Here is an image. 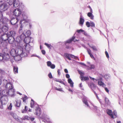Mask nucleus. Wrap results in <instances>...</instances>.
Here are the masks:
<instances>
[{
    "mask_svg": "<svg viewBox=\"0 0 123 123\" xmlns=\"http://www.w3.org/2000/svg\"><path fill=\"white\" fill-rule=\"evenodd\" d=\"M5 2V3L1 4L0 6V11L1 12H3L7 10L8 7V6L9 5H11L13 4V7H15V3L14 0H13V1L12 2H11L9 0Z\"/></svg>",
    "mask_w": 123,
    "mask_h": 123,
    "instance_id": "f257e3e1",
    "label": "nucleus"
},
{
    "mask_svg": "<svg viewBox=\"0 0 123 123\" xmlns=\"http://www.w3.org/2000/svg\"><path fill=\"white\" fill-rule=\"evenodd\" d=\"M10 55L13 57L11 60V61L12 64V65L13 67V69L14 73L15 74V67L14 65V63L15 61V50L14 49H12L10 52Z\"/></svg>",
    "mask_w": 123,
    "mask_h": 123,
    "instance_id": "f03ea898",
    "label": "nucleus"
},
{
    "mask_svg": "<svg viewBox=\"0 0 123 123\" xmlns=\"http://www.w3.org/2000/svg\"><path fill=\"white\" fill-rule=\"evenodd\" d=\"M8 34L9 35V37L8 39V41L9 43L10 44H12L14 43V36L15 35V32L13 31H11Z\"/></svg>",
    "mask_w": 123,
    "mask_h": 123,
    "instance_id": "7ed1b4c3",
    "label": "nucleus"
},
{
    "mask_svg": "<svg viewBox=\"0 0 123 123\" xmlns=\"http://www.w3.org/2000/svg\"><path fill=\"white\" fill-rule=\"evenodd\" d=\"M11 18L10 21L11 24L12 25L15 24L14 19L15 18V9H14L13 11H11L9 15Z\"/></svg>",
    "mask_w": 123,
    "mask_h": 123,
    "instance_id": "20e7f679",
    "label": "nucleus"
},
{
    "mask_svg": "<svg viewBox=\"0 0 123 123\" xmlns=\"http://www.w3.org/2000/svg\"><path fill=\"white\" fill-rule=\"evenodd\" d=\"M17 54L16 53V59L18 57H23L25 56L23 55L25 54L23 52V48L21 47H18Z\"/></svg>",
    "mask_w": 123,
    "mask_h": 123,
    "instance_id": "39448f33",
    "label": "nucleus"
},
{
    "mask_svg": "<svg viewBox=\"0 0 123 123\" xmlns=\"http://www.w3.org/2000/svg\"><path fill=\"white\" fill-rule=\"evenodd\" d=\"M16 5L17 7L18 6V8L16 9V10H17L19 16L21 13V10L22 9V7L23 5L22 3H20L18 0H16Z\"/></svg>",
    "mask_w": 123,
    "mask_h": 123,
    "instance_id": "423d86ee",
    "label": "nucleus"
},
{
    "mask_svg": "<svg viewBox=\"0 0 123 123\" xmlns=\"http://www.w3.org/2000/svg\"><path fill=\"white\" fill-rule=\"evenodd\" d=\"M6 53L3 54L1 53H0V61L3 60H8L9 58V57L8 55L6 56Z\"/></svg>",
    "mask_w": 123,
    "mask_h": 123,
    "instance_id": "0eeeda50",
    "label": "nucleus"
},
{
    "mask_svg": "<svg viewBox=\"0 0 123 123\" xmlns=\"http://www.w3.org/2000/svg\"><path fill=\"white\" fill-rule=\"evenodd\" d=\"M37 106H36V109H35V111L34 113V114L36 115L39 116L41 114V110L37 105Z\"/></svg>",
    "mask_w": 123,
    "mask_h": 123,
    "instance_id": "6e6552de",
    "label": "nucleus"
},
{
    "mask_svg": "<svg viewBox=\"0 0 123 123\" xmlns=\"http://www.w3.org/2000/svg\"><path fill=\"white\" fill-rule=\"evenodd\" d=\"M0 99L3 105L6 104L8 101V99L7 97L2 96L0 98Z\"/></svg>",
    "mask_w": 123,
    "mask_h": 123,
    "instance_id": "1a4fd4ad",
    "label": "nucleus"
},
{
    "mask_svg": "<svg viewBox=\"0 0 123 123\" xmlns=\"http://www.w3.org/2000/svg\"><path fill=\"white\" fill-rule=\"evenodd\" d=\"M14 90V89H13L8 90V96L11 97L14 96L15 93Z\"/></svg>",
    "mask_w": 123,
    "mask_h": 123,
    "instance_id": "9d476101",
    "label": "nucleus"
},
{
    "mask_svg": "<svg viewBox=\"0 0 123 123\" xmlns=\"http://www.w3.org/2000/svg\"><path fill=\"white\" fill-rule=\"evenodd\" d=\"M9 37L8 35L4 33L1 36V38L3 41H6L8 39Z\"/></svg>",
    "mask_w": 123,
    "mask_h": 123,
    "instance_id": "9b49d317",
    "label": "nucleus"
},
{
    "mask_svg": "<svg viewBox=\"0 0 123 123\" xmlns=\"http://www.w3.org/2000/svg\"><path fill=\"white\" fill-rule=\"evenodd\" d=\"M6 88L7 89V90L13 89V86L12 84L10 82L8 83L5 86Z\"/></svg>",
    "mask_w": 123,
    "mask_h": 123,
    "instance_id": "f8f14e48",
    "label": "nucleus"
},
{
    "mask_svg": "<svg viewBox=\"0 0 123 123\" xmlns=\"http://www.w3.org/2000/svg\"><path fill=\"white\" fill-rule=\"evenodd\" d=\"M106 111L107 114L110 116L111 118L114 119V116L113 114L112 113V111L111 110L107 109L106 110Z\"/></svg>",
    "mask_w": 123,
    "mask_h": 123,
    "instance_id": "ddd939ff",
    "label": "nucleus"
},
{
    "mask_svg": "<svg viewBox=\"0 0 123 123\" xmlns=\"http://www.w3.org/2000/svg\"><path fill=\"white\" fill-rule=\"evenodd\" d=\"M8 90H3L2 92H1V94L3 96H8Z\"/></svg>",
    "mask_w": 123,
    "mask_h": 123,
    "instance_id": "4468645a",
    "label": "nucleus"
},
{
    "mask_svg": "<svg viewBox=\"0 0 123 123\" xmlns=\"http://www.w3.org/2000/svg\"><path fill=\"white\" fill-rule=\"evenodd\" d=\"M2 30V32H6L8 29V27L7 26V25H5L3 26Z\"/></svg>",
    "mask_w": 123,
    "mask_h": 123,
    "instance_id": "2eb2a0df",
    "label": "nucleus"
},
{
    "mask_svg": "<svg viewBox=\"0 0 123 123\" xmlns=\"http://www.w3.org/2000/svg\"><path fill=\"white\" fill-rule=\"evenodd\" d=\"M102 78L99 79L98 80V84L100 86H103L105 85V84L102 81Z\"/></svg>",
    "mask_w": 123,
    "mask_h": 123,
    "instance_id": "dca6fc26",
    "label": "nucleus"
},
{
    "mask_svg": "<svg viewBox=\"0 0 123 123\" xmlns=\"http://www.w3.org/2000/svg\"><path fill=\"white\" fill-rule=\"evenodd\" d=\"M31 38L29 37H26L24 39V41L25 44H28L30 42Z\"/></svg>",
    "mask_w": 123,
    "mask_h": 123,
    "instance_id": "f3484780",
    "label": "nucleus"
},
{
    "mask_svg": "<svg viewBox=\"0 0 123 123\" xmlns=\"http://www.w3.org/2000/svg\"><path fill=\"white\" fill-rule=\"evenodd\" d=\"M36 104L35 103V102L32 99L31 100V101L30 103V106L31 108H33L35 107Z\"/></svg>",
    "mask_w": 123,
    "mask_h": 123,
    "instance_id": "a211bd4d",
    "label": "nucleus"
},
{
    "mask_svg": "<svg viewBox=\"0 0 123 123\" xmlns=\"http://www.w3.org/2000/svg\"><path fill=\"white\" fill-rule=\"evenodd\" d=\"M28 97L26 96H25L21 99L23 100V102L26 103L27 100L28 99Z\"/></svg>",
    "mask_w": 123,
    "mask_h": 123,
    "instance_id": "6ab92c4d",
    "label": "nucleus"
},
{
    "mask_svg": "<svg viewBox=\"0 0 123 123\" xmlns=\"http://www.w3.org/2000/svg\"><path fill=\"white\" fill-rule=\"evenodd\" d=\"M92 12H89L87 14V15L88 17H90L91 19H93L94 16L92 14Z\"/></svg>",
    "mask_w": 123,
    "mask_h": 123,
    "instance_id": "aec40b11",
    "label": "nucleus"
},
{
    "mask_svg": "<svg viewBox=\"0 0 123 123\" xmlns=\"http://www.w3.org/2000/svg\"><path fill=\"white\" fill-rule=\"evenodd\" d=\"M25 47V49L27 51H29L30 49V48L28 44L25 43L24 45Z\"/></svg>",
    "mask_w": 123,
    "mask_h": 123,
    "instance_id": "412c9836",
    "label": "nucleus"
},
{
    "mask_svg": "<svg viewBox=\"0 0 123 123\" xmlns=\"http://www.w3.org/2000/svg\"><path fill=\"white\" fill-rule=\"evenodd\" d=\"M27 22L26 21V20L25 19L21 20L20 22V23L21 25V27L23 26L24 25V24H25Z\"/></svg>",
    "mask_w": 123,
    "mask_h": 123,
    "instance_id": "4be33fe9",
    "label": "nucleus"
},
{
    "mask_svg": "<svg viewBox=\"0 0 123 123\" xmlns=\"http://www.w3.org/2000/svg\"><path fill=\"white\" fill-rule=\"evenodd\" d=\"M81 79L82 81L83 80H88L89 78L88 77H84L83 76H80Z\"/></svg>",
    "mask_w": 123,
    "mask_h": 123,
    "instance_id": "5701e85b",
    "label": "nucleus"
},
{
    "mask_svg": "<svg viewBox=\"0 0 123 123\" xmlns=\"http://www.w3.org/2000/svg\"><path fill=\"white\" fill-rule=\"evenodd\" d=\"M68 82L70 84V86L71 87L73 86V83L70 79H69L68 80Z\"/></svg>",
    "mask_w": 123,
    "mask_h": 123,
    "instance_id": "b1692460",
    "label": "nucleus"
},
{
    "mask_svg": "<svg viewBox=\"0 0 123 123\" xmlns=\"http://www.w3.org/2000/svg\"><path fill=\"white\" fill-rule=\"evenodd\" d=\"M65 57L69 60H71V59L70 58V54H69L68 53H66L65 54Z\"/></svg>",
    "mask_w": 123,
    "mask_h": 123,
    "instance_id": "393cba45",
    "label": "nucleus"
},
{
    "mask_svg": "<svg viewBox=\"0 0 123 123\" xmlns=\"http://www.w3.org/2000/svg\"><path fill=\"white\" fill-rule=\"evenodd\" d=\"M84 21V19L80 17V18L79 21V24L80 25H83Z\"/></svg>",
    "mask_w": 123,
    "mask_h": 123,
    "instance_id": "a878e982",
    "label": "nucleus"
},
{
    "mask_svg": "<svg viewBox=\"0 0 123 123\" xmlns=\"http://www.w3.org/2000/svg\"><path fill=\"white\" fill-rule=\"evenodd\" d=\"M16 106L18 107H19L21 104V102L20 100H18L16 101Z\"/></svg>",
    "mask_w": 123,
    "mask_h": 123,
    "instance_id": "bb28decb",
    "label": "nucleus"
},
{
    "mask_svg": "<svg viewBox=\"0 0 123 123\" xmlns=\"http://www.w3.org/2000/svg\"><path fill=\"white\" fill-rule=\"evenodd\" d=\"M83 102L87 106H89V105L88 103L87 100L86 99H84L83 101Z\"/></svg>",
    "mask_w": 123,
    "mask_h": 123,
    "instance_id": "cd10ccee",
    "label": "nucleus"
},
{
    "mask_svg": "<svg viewBox=\"0 0 123 123\" xmlns=\"http://www.w3.org/2000/svg\"><path fill=\"white\" fill-rule=\"evenodd\" d=\"M9 113L10 115L12 116L14 119H15V113L13 112L12 111L10 112Z\"/></svg>",
    "mask_w": 123,
    "mask_h": 123,
    "instance_id": "c85d7f7f",
    "label": "nucleus"
},
{
    "mask_svg": "<svg viewBox=\"0 0 123 123\" xmlns=\"http://www.w3.org/2000/svg\"><path fill=\"white\" fill-rule=\"evenodd\" d=\"M12 106L11 103H10L9 105L8 106L7 109H8L10 110H11L12 109Z\"/></svg>",
    "mask_w": 123,
    "mask_h": 123,
    "instance_id": "c756f323",
    "label": "nucleus"
},
{
    "mask_svg": "<svg viewBox=\"0 0 123 123\" xmlns=\"http://www.w3.org/2000/svg\"><path fill=\"white\" fill-rule=\"evenodd\" d=\"M44 44L46 45L48 48L49 49H51V47L52 46L50 44H48L46 43H44Z\"/></svg>",
    "mask_w": 123,
    "mask_h": 123,
    "instance_id": "7c9ffc66",
    "label": "nucleus"
},
{
    "mask_svg": "<svg viewBox=\"0 0 123 123\" xmlns=\"http://www.w3.org/2000/svg\"><path fill=\"white\" fill-rule=\"evenodd\" d=\"M88 45L91 48H92L94 50L96 51L97 50V49L96 47L95 46H91L89 45V44H88Z\"/></svg>",
    "mask_w": 123,
    "mask_h": 123,
    "instance_id": "2f4dec72",
    "label": "nucleus"
},
{
    "mask_svg": "<svg viewBox=\"0 0 123 123\" xmlns=\"http://www.w3.org/2000/svg\"><path fill=\"white\" fill-rule=\"evenodd\" d=\"M23 120H30V119L29 118V117L28 116H24L23 117Z\"/></svg>",
    "mask_w": 123,
    "mask_h": 123,
    "instance_id": "473e14b6",
    "label": "nucleus"
},
{
    "mask_svg": "<svg viewBox=\"0 0 123 123\" xmlns=\"http://www.w3.org/2000/svg\"><path fill=\"white\" fill-rule=\"evenodd\" d=\"M72 42V40H71L70 39L66 41L65 42V45H66V44L67 43H71Z\"/></svg>",
    "mask_w": 123,
    "mask_h": 123,
    "instance_id": "72a5a7b5",
    "label": "nucleus"
},
{
    "mask_svg": "<svg viewBox=\"0 0 123 123\" xmlns=\"http://www.w3.org/2000/svg\"><path fill=\"white\" fill-rule=\"evenodd\" d=\"M90 26L93 27H95V24L93 22H90Z\"/></svg>",
    "mask_w": 123,
    "mask_h": 123,
    "instance_id": "f704fd0d",
    "label": "nucleus"
},
{
    "mask_svg": "<svg viewBox=\"0 0 123 123\" xmlns=\"http://www.w3.org/2000/svg\"><path fill=\"white\" fill-rule=\"evenodd\" d=\"M113 114V116H114V118H116L117 117V113L116 111H114L112 113Z\"/></svg>",
    "mask_w": 123,
    "mask_h": 123,
    "instance_id": "c9c22d12",
    "label": "nucleus"
},
{
    "mask_svg": "<svg viewBox=\"0 0 123 123\" xmlns=\"http://www.w3.org/2000/svg\"><path fill=\"white\" fill-rule=\"evenodd\" d=\"M52 64V63L50 61H49L47 62V65L48 67H50Z\"/></svg>",
    "mask_w": 123,
    "mask_h": 123,
    "instance_id": "e433bc0d",
    "label": "nucleus"
},
{
    "mask_svg": "<svg viewBox=\"0 0 123 123\" xmlns=\"http://www.w3.org/2000/svg\"><path fill=\"white\" fill-rule=\"evenodd\" d=\"M2 83L1 80L0 79V95L1 93V91L2 90V88L1 86V84Z\"/></svg>",
    "mask_w": 123,
    "mask_h": 123,
    "instance_id": "4c0bfd02",
    "label": "nucleus"
},
{
    "mask_svg": "<svg viewBox=\"0 0 123 123\" xmlns=\"http://www.w3.org/2000/svg\"><path fill=\"white\" fill-rule=\"evenodd\" d=\"M86 49L89 55L91 54V51L90 49H88V48H87Z\"/></svg>",
    "mask_w": 123,
    "mask_h": 123,
    "instance_id": "58836bf2",
    "label": "nucleus"
},
{
    "mask_svg": "<svg viewBox=\"0 0 123 123\" xmlns=\"http://www.w3.org/2000/svg\"><path fill=\"white\" fill-rule=\"evenodd\" d=\"M70 57H71L75 59H77L78 58L77 56H74V55L72 54H70Z\"/></svg>",
    "mask_w": 123,
    "mask_h": 123,
    "instance_id": "ea45409f",
    "label": "nucleus"
},
{
    "mask_svg": "<svg viewBox=\"0 0 123 123\" xmlns=\"http://www.w3.org/2000/svg\"><path fill=\"white\" fill-rule=\"evenodd\" d=\"M86 25L88 27H90V23L88 22H86Z\"/></svg>",
    "mask_w": 123,
    "mask_h": 123,
    "instance_id": "a19ab883",
    "label": "nucleus"
},
{
    "mask_svg": "<svg viewBox=\"0 0 123 123\" xmlns=\"http://www.w3.org/2000/svg\"><path fill=\"white\" fill-rule=\"evenodd\" d=\"M79 73L80 74V76H82L84 75V74L81 71H79Z\"/></svg>",
    "mask_w": 123,
    "mask_h": 123,
    "instance_id": "79ce46f5",
    "label": "nucleus"
},
{
    "mask_svg": "<svg viewBox=\"0 0 123 123\" xmlns=\"http://www.w3.org/2000/svg\"><path fill=\"white\" fill-rule=\"evenodd\" d=\"M3 84L4 85H6L7 83L8 82L7 80L4 79L3 80Z\"/></svg>",
    "mask_w": 123,
    "mask_h": 123,
    "instance_id": "37998d69",
    "label": "nucleus"
},
{
    "mask_svg": "<svg viewBox=\"0 0 123 123\" xmlns=\"http://www.w3.org/2000/svg\"><path fill=\"white\" fill-rule=\"evenodd\" d=\"M55 89L58 91H62V88H58L56 87H55Z\"/></svg>",
    "mask_w": 123,
    "mask_h": 123,
    "instance_id": "c03bdc74",
    "label": "nucleus"
},
{
    "mask_svg": "<svg viewBox=\"0 0 123 123\" xmlns=\"http://www.w3.org/2000/svg\"><path fill=\"white\" fill-rule=\"evenodd\" d=\"M50 67L52 69H54L55 67V66L54 64H52Z\"/></svg>",
    "mask_w": 123,
    "mask_h": 123,
    "instance_id": "a18cd8bd",
    "label": "nucleus"
},
{
    "mask_svg": "<svg viewBox=\"0 0 123 123\" xmlns=\"http://www.w3.org/2000/svg\"><path fill=\"white\" fill-rule=\"evenodd\" d=\"M26 34L28 35V36L30 35L31 34V31L29 30L27 31L26 32Z\"/></svg>",
    "mask_w": 123,
    "mask_h": 123,
    "instance_id": "49530a36",
    "label": "nucleus"
},
{
    "mask_svg": "<svg viewBox=\"0 0 123 123\" xmlns=\"http://www.w3.org/2000/svg\"><path fill=\"white\" fill-rule=\"evenodd\" d=\"M50 79L53 78V77L51 73H50L48 75Z\"/></svg>",
    "mask_w": 123,
    "mask_h": 123,
    "instance_id": "de8ad7c7",
    "label": "nucleus"
},
{
    "mask_svg": "<svg viewBox=\"0 0 123 123\" xmlns=\"http://www.w3.org/2000/svg\"><path fill=\"white\" fill-rule=\"evenodd\" d=\"M105 53L108 59L109 58V56L108 52L106 51L105 52Z\"/></svg>",
    "mask_w": 123,
    "mask_h": 123,
    "instance_id": "09e8293b",
    "label": "nucleus"
},
{
    "mask_svg": "<svg viewBox=\"0 0 123 123\" xmlns=\"http://www.w3.org/2000/svg\"><path fill=\"white\" fill-rule=\"evenodd\" d=\"M84 31L81 29H80V30H77V32L78 33H80V32H83Z\"/></svg>",
    "mask_w": 123,
    "mask_h": 123,
    "instance_id": "8fccbe9b",
    "label": "nucleus"
},
{
    "mask_svg": "<svg viewBox=\"0 0 123 123\" xmlns=\"http://www.w3.org/2000/svg\"><path fill=\"white\" fill-rule=\"evenodd\" d=\"M94 68L95 66L94 65H91L90 67V69H94Z\"/></svg>",
    "mask_w": 123,
    "mask_h": 123,
    "instance_id": "3c124183",
    "label": "nucleus"
},
{
    "mask_svg": "<svg viewBox=\"0 0 123 123\" xmlns=\"http://www.w3.org/2000/svg\"><path fill=\"white\" fill-rule=\"evenodd\" d=\"M105 102L106 103H108L109 102V101L108 100V98H105Z\"/></svg>",
    "mask_w": 123,
    "mask_h": 123,
    "instance_id": "603ef678",
    "label": "nucleus"
},
{
    "mask_svg": "<svg viewBox=\"0 0 123 123\" xmlns=\"http://www.w3.org/2000/svg\"><path fill=\"white\" fill-rule=\"evenodd\" d=\"M66 76L67 78L69 79L70 77V76L68 74H66Z\"/></svg>",
    "mask_w": 123,
    "mask_h": 123,
    "instance_id": "864d4df0",
    "label": "nucleus"
},
{
    "mask_svg": "<svg viewBox=\"0 0 123 123\" xmlns=\"http://www.w3.org/2000/svg\"><path fill=\"white\" fill-rule=\"evenodd\" d=\"M30 120H31V121H33L35 119V118L34 117H29Z\"/></svg>",
    "mask_w": 123,
    "mask_h": 123,
    "instance_id": "5fc2aeb1",
    "label": "nucleus"
},
{
    "mask_svg": "<svg viewBox=\"0 0 123 123\" xmlns=\"http://www.w3.org/2000/svg\"><path fill=\"white\" fill-rule=\"evenodd\" d=\"M42 52L43 54L44 55L45 54V51L44 50H42Z\"/></svg>",
    "mask_w": 123,
    "mask_h": 123,
    "instance_id": "6e6d98bb",
    "label": "nucleus"
},
{
    "mask_svg": "<svg viewBox=\"0 0 123 123\" xmlns=\"http://www.w3.org/2000/svg\"><path fill=\"white\" fill-rule=\"evenodd\" d=\"M105 91L108 93L109 92V90L107 89V88L105 87Z\"/></svg>",
    "mask_w": 123,
    "mask_h": 123,
    "instance_id": "4d7b16f0",
    "label": "nucleus"
},
{
    "mask_svg": "<svg viewBox=\"0 0 123 123\" xmlns=\"http://www.w3.org/2000/svg\"><path fill=\"white\" fill-rule=\"evenodd\" d=\"M92 58H94V57L93 55L92 54H90V55H89Z\"/></svg>",
    "mask_w": 123,
    "mask_h": 123,
    "instance_id": "13d9d810",
    "label": "nucleus"
},
{
    "mask_svg": "<svg viewBox=\"0 0 123 123\" xmlns=\"http://www.w3.org/2000/svg\"><path fill=\"white\" fill-rule=\"evenodd\" d=\"M27 110H28L27 107L26 106H25V109L24 110L26 111Z\"/></svg>",
    "mask_w": 123,
    "mask_h": 123,
    "instance_id": "bf43d9fd",
    "label": "nucleus"
},
{
    "mask_svg": "<svg viewBox=\"0 0 123 123\" xmlns=\"http://www.w3.org/2000/svg\"><path fill=\"white\" fill-rule=\"evenodd\" d=\"M59 82H60V83H61L62 84L65 85V83L64 82L61 80L60 81V80L59 81Z\"/></svg>",
    "mask_w": 123,
    "mask_h": 123,
    "instance_id": "052dcab7",
    "label": "nucleus"
},
{
    "mask_svg": "<svg viewBox=\"0 0 123 123\" xmlns=\"http://www.w3.org/2000/svg\"><path fill=\"white\" fill-rule=\"evenodd\" d=\"M64 71L66 73H68V70L66 69H64Z\"/></svg>",
    "mask_w": 123,
    "mask_h": 123,
    "instance_id": "680f3d73",
    "label": "nucleus"
},
{
    "mask_svg": "<svg viewBox=\"0 0 123 123\" xmlns=\"http://www.w3.org/2000/svg\"><path fill=\"white\" fill-rule=\"evenodd\" d=\"M60 70L59 69L57 71V73L59 75H60Z\"/></svg>",
    "mask_w": 123,
    "mask_h": 123,
    "instance_id": "e2e57ef3",
    "label": "nucleus"
},
{
    "mask_svg": "<svg viewBox=\"0 0 123 123\" xmlns=\"http://www.w3.org/2000/svg\"><path fill=\"white\" fill-rule=\"evenodd\" d=\"M66 45V48L67 49H68L69 48V45Z\"/></svg>",
    "mask_w": 123,
    "mask_h": 123,
    "instance_id": "0e129e2a",
    "label": "nucleus"
},
{
    "mask_svg": "<svg viewBox=\"0 0 123 123\" xmlns=\"http://www.w3.org/2000/svg\"><path fill=\"white\" fill-rule=\"evenodd\" d=\"M0 72L1 73L3 74L4 73V71L3 70H0Z\"/></svg>",
    "mask_w": 123,
    "mask_h": 123,
    "instance_id": "69168bd1",
    "label": "nucleus"
},
{
    "mask_svg": "<svg viewBox=\"0 0 123 123\" xmlns=\"http://www.w3.org/2000/svg\"><path fill=\"white\" fill-rule=\"evenodd\" d=\"M18 68L17 67H16V73H18Z\"/></svg>",
    "mask_w": 123,
    "mask_h": 123,
    "instance_id": "338daca9",
    "label": "nucleus"
},
{
    "mask_svg": "<svg viewBox=\"0 0 123 123\" xmlns=\"http://www.w3.org/2000/svg\"><path fill=\"white\" fill-rule=\"evenodd\" d=\"M75 38V37H73L72 38V39H70L72 40V41H73L74 39Z\"/></svg>",
    "mask_w": 123,
    "mask_h": 123,
    "instance_id": "774afa93",
    "label": "nucleus"
}]
</instances>
